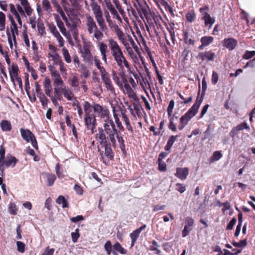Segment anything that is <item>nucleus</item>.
Instances as JSON below:
<instances>
[{
	"instance_id": "ddd939ff",
	"label": "nucleus",
	"mask_w": 255,
	"mask_h": 255,
	"mask_svg": "<svg viewBox=\"0 0 255 255\" xmlns=\"http://www.w3.org/2000/svg\"><path fill=\"white\" fill-rule=\"evenodd\" d=\"M91 45L84 43L82 49L81 50L82 56L85 61H90L92 57V54L90 50V47Z\"/></svg>"
},
{
	"instance_id": "72a5a7b5",
	"label": "nucleus",
	"mask_w": 255,
	"mask_h": 255,
	"mask_svg": "<svg viewBox=\"0 0 255 255\" xmlns=\"http://www.w3.org/2000/svg\"><path fill=\"white\" fill-rule=\"evenodd\" d=\"M139 233H138L136 230L133 231L129 235V236L131 238V247H132L135 243L136 242L137 239L139 237Z\"/></svg>"
},
{
	"instance_id": "473e14b6",
	"label": "nucleus",
	"mask_w": 255,
	"mask_h": 255,
	"mask_svg": "<svg viewBox=\"0 0 255 255\" xmlns=\"http://www.w3.org/2000/svg\"><path fill=\"white\" fill-rule=\"evenodd\" d=\"M42 5L43 10L47 12H49L52 10V7L49 0H42Z\"/></svg>"
},
{
	"instance_id": "7c9ffc66",
	"label": "nucleus",
	"mask_w": 255,
	"mask_h": 255,
	"mask_svg": "<svg viewBox=\"0 0 255 255\" xmlns=\"http://www.w3.org/2000/svg\"><path fill=\"white\" fill-rule=\"evenodd\" d=\"M62 52L66 62L67 63H70L72 61V59L68 50L65 47H63L62 49Z\"/></svg>"
},
{
	"instance_id": "09e8293b",
	"label": "nucleus",
	"mask_w": 255,
	"mask_h": 255,
	"mask_svg": "<svg viewBox=\"0 0 255 255\" xmlns=\"http://www.w3.org/2000/svg\"><path fill=\"white\" fill-rule=\"evenodd\" d=\"M80 237L79 230L78 228L75 229L74 232L71 233L72 241L74 243H76Z\"/></svg>"
},
{
	"instance_id": "79ce46f5",
	"label": "nucleus",
	"mask_w": 255,
	"mask_h": 255,
	"mask_svg": "<svg viewBox=\"0 0 255 255\" xmlns=\"http://www.w3.org/2000/svg\"><path fill=\"white\" fill-rule=\"evenodd\" d=\"M233 245L237 248H244L247 245V239L240 241L239 242L233 241L232 242Z\"/></svg>"
},
{
	"instance_id": "13d9d810",
	"label": "nucleus",
	"mask_w": 255,
	"mask_h": 255,
	"mask_svg": "<svg viewBox=\"0 0 255 255\" xmlns=\"http://www.w3.org/2000/svg\"><path fill=\"white\" fill-rule=\"evenodd\" d=\"M55 250L50 248L49 246L47 247L41 255H53Z\"/></svg>"
},
{
	"instance_id": "a211bd4d",
	"label": "nucleus",
	"mask_w": 255,
	"mask_h": 255,
	"mask_svg": "<svg viewBox=\"0 0 255 255\" xmlns=\"http://www.w3.org/2000/svg\"><path fill=\"white\" fill-rule=\"evenodd\" d=\"M54 18L56 21L57 26L60 29V31L62 33L63 35L66 36H67V32L66 29L65 27L63 22L60 18L59 15L57 14H54Z\"/></svg>"
},
{
	"instance_id": "f03ea898",
	"label": "nucleus",
	"mask_w": 255,
	"mask_h": 255,
	"mask_svg": "<svg viewBox=\"0 0 255 255\" xmlns=\"http://www.w3.org/2000/svg\"><path fill=\"white\" fill-rule=\"evenodd\" d=\"M83 106L85 112V125L87 129L91 130L92 134L94 133L97 125L96 116L105 119L104 123L108 120H113L110 117V112L106 106H101L96 102L91 104L88 101H85Z\"/></svg>"
},
{
	"instance_id": "412c9836",
	"label": "nucleus",
	"mask_w": 255,
	"mask_h": 255,
	"mask_svg": "<svg viewBox=\"0 0 255 255\" xmlns=\"http://www.w3.org/2000/svg\"><path fill=\"white\" fill-rule=\"evenodd\" d=\"M132 105L133 106V109L135 111L136 115L139 118H141L142 117V113L141 111L143 112L144 114L146 115V114L144 112L143 109L142 108L139 101L132 103Z\"/></svg>"
},
{
	"instance_id": "6e6d98bb",
	"label": "nucleus",
	"mask_w": 255,
	"mask_h": 255,
	"mask_svg": "<svg viewBox=\"0 0 255 255\" xmlns=\"http://www.w3.org/2000/svg\"><path fill=\"white\" fill-rule=\"evenodd\" d=\"M176 190L180 193H183L186 191V186L183 184L177 183L176 184Z\"/></svg>"
},
{
	"instance_id": "69168bd1",
	"label": "nucleus",
	"mask_w": 255,
	"mask_h": 255,
	"mask_svg": "<svg viewBox=\"0 0 255 255\" xmlns=\"http://www.w3.org/2000/svg\"><path fill=\"white\" fill-rule=\"evenodd\" d=\"M74 189L78 195H82L83 193V190L82 187L79 184H75Z\"/></svg>"
},
{
	"instance_id": "393cba45",
	"label": "nucleus",
	"mask_w": 255,
	"mask_h": 255,
	"mask_svg": "<svg viewBox=\"0 0 255 255\" xmlns=\"http://www.w3.org/2000/svg\"><path fill=\"white\" fill-rule=\"evenodd\" d=\"M183 39L184 42L189 45H194L195 44V40L192 38L189 37L188 32L185 30L183 32Z\"/></svg>"
},
{
	"instance_id": "052dcab7",
	"label": "nucleus",
	"mask_w": 255,
	"mask_h": 255,
	"mask_svg": "<svg viewBox=\"0 0 255 255\" xmlns=\"http://www.w3.org/2000/svg\"><path fill=\"white\" fill-rule=\"evenodd\" d=\"M22 37H23V40L24 41V43H25L26 46L27 47H30V42H29L28 35L27 34L26 30H24L22 32Z\"/></svg>"
},
{
	"instance_id": "bf43d9fd",
	"label": "nucleus",
	"mask_w": 255,
	"mask_h": 255,
	"mask_svg": "<svg viewBox=\"0 0 255 255\" xmlns=\"http://www.w3.org/2000/svg\"><path fill=\"white\" fill-rule=\"evenodd\" d=\"M167 29L168 31L170 36L171 39L173 43H174V41L175 40V32L174 27L172 26H171L170 27H167Z\"/></svg>"
},
{
	"instance_id": "e2e57ef3",
	"label": "nucleus",
	"mask_w": 255,
	"mask_h": 255,
	"mask_svg": "<svg viewBox=\"0 0 255 255\" xmlns=\"http://www.w3.org/2000/svg\"><path fill=\"white\" fill-rule=\"evenodd\" d=\"M158 169L160 171H166L167 170L166 164L163 161H158Z\"/></svg>"
},
{
	"instance_id": "aec40b11",
	"label": "nucleus",
	"mask_w": 255,
	"mask_h": 255,
	"mask_svg": "<svg viewBox=\"0 0 255 255\" xmlns=\"http://www.w3.org/2000/svg\"><path fill=\"white\" fill-rule=\"evenodd\" d=\"M18 68L17 64L12 63L9 69L11 80H19L18 78Z\"/></svg>"
},
{
	"instance_id": "f3484780",
	"label": "nucleus",
	"mask_w": 255,
	"mask_h": 255,
	"mask_svg": "<svg viewBox=\"0 0 255 255\" xmlns=\"http://www.w3.org/2000/svg\"><path fill=\"white\" fill-rule=\"evenodd\" d=\"M7 159L6 160H3V163L7 167H8L10 166L14 167L15 164L18 162V160L15 157L11 155L10 154H8L7 155Z\"/></svg>"
},
{
	"instance_id": "864d4df0",
	"label": "nucleus",
	"mask_w": 255,
	"mask_h": 255,
	"mask_svg": "<svg viewBox=\"0 0 255 255\" xmlns=\"http://www.w3.org/2000/svg\"><path fill=\"white\" fill-rule=\"evenodd\" d=\"M237 128L239 129V131L242 130L244 129L249 130L250 129V127L248 125V124L246 122H243L236 126Z\"/></svg>"
},
{
	"instance_id": "9d476101",
	"label": "nucleus",
	"mask_w": 255,
	"mask_h": 255,
	"mask_svg": "<svg viewBox=\"0 0 255 255\" xmlns=\"http://www.w3.org/2000/svg\"><path fill=\"white\" fill-rule=\"evenodd\" d=\"M194 224V220L190 217H187L185 220V225L182 231V236L184 238L189 235V233L192 230Z\"/></svg>"
},
{
	"instance_id": "e433bc0d",
	"label": "nucleus",
	"mask_w": 255,
	"mask_h": 255,
	"mask_svg": "<svg viewBox=\"0 0 255 255\" xmlns=\"http://www.w3.org/2000/svg\"><path fill=\"white\" fill-rule=\"evenodd\" d=\"M48 28L50 32L54 36H56L58 34H59L58 31L55 25L53 23H48Z\"/></svg>"
},
{
	"instance_id": "58836bf2",
	"label": "nucleus",
	"mask_w": 255,
	"mask_h": 255,
	"mask_svg": "<svg viewBox=\"0 0 255 255\" xmlns=\"http://www.w3.org/2000/svg\"><path fill=\"white\" fill-rule=\"evenodd\" d=\"M112 246L111 242L109 240L107 241L104 245V249L106 251V253L107 255H110L111 253L113 252L112 251Z\"/></svg>"
},
{
	"instance_id": "4d7b16f0",
	"label": "nucleus",
	"mask_w": 255,
	"mask_h": 255,
	"mask_svg": "<svg viewBox=\"0 0 255 255\" xmlns=\"http://www.w3.org/2000/svg\"><path fill=\"white\" fill-rule=\"evenodd\" d=\"M174 107V101L173 100H171L169 104V105L167 108V113L169 116H170L173 112V109Z\"/></svg>"
},
{
	"instance_id": "dca6fc26",
	"label": "nucleus",
	"mask_w": 255,
	"mask_h": 255,
	"mask_svg": "<svg viewBox=\"0 0 255 255\" xmlns=\"http://www.w3.org/2000/svg\"><path fill=\"white\" fill-rule=\"evenodd\" d=\"M20 132L22 138L26 142H29L32 139L34 134L28 129L21 128Z\"/></svg>"
},
{
	"instance_id": "a19ab883",
	"label": "nucleus",
	"mask_w": 255,
	"mask_h": 255,
	"mask_svg": "<svg viewBox=\"0 0 255 255\" xmlns=\"http://www.w3.org/2000/svg\"><path fill=\"white\" fill-rule=\"evenodd\" d=\"M56 177L53 174H48L47 175V185L51 186L54 183Z\"/></svg>"
},
{
	"instance_id": "603ef678",
	"label": "nucleus",
	"mask_w": 255,
	"mask_h": 255,
	"mask_svg": "<svg viewBox=\"0 0 255 255\" xmlns=\"http://www.w3.org/2000/svg\"><path fill=\"white\" fill-rule=\"evenodd\" d=\"M55 172L57 177L59 178L63 177V171L61 169V165L58 163L55 166Z\"/></svg>"
},
{
	"instance_id": "423d86ee",
	"label": "nucleus",
	"mask_w": 255,
	"mask_h": 255,
	"mask_svg": "<svg viewBox=\"0 0 255 255\" xmlns=\"http://www.w3.org/2000/svg\"><path fill=\"white\" fill-rule=\"evenodd\" d=\"M53 86L55 96L58 97L62 93L68 100H72L73 94L69 88L64 85L63 81H54Z\"/></svg>"
},
{
	"instance_id": "6e6552de",
	"label": "nucleus",
	"mask_w": 255,
	"mask_h": 255,
	"mask_svg": "<svg viewBox=\"0 0 255 255\" xmlns=\"http://www.w3.org/2000/svg\"><path fill=\"white\" fill-rule=\"evenodd\" d=\"M116 81L117 82V84L121 87L123 92L128 95V97L132 103L139 101V98L128 83V81Z\"/></svg>"
},
{
	"instance_id": "774afa93",
	"label": "nucleus",
	"mask_w": 255,
	"mask_h": 255,
	"mask_svg": "<svg viewBox=\"0 0 255 255\" xmlns=\"http://www.w3.org/2000/svg\"><path fill=\"white\" fill-rule=\"evenodd\" d=\"M84 219L82 215H78L76 217H72L70 219V220L73 223H77L79 221H82Z\"/></svg>"
},
{
	"instance_id": "0eeeda50",
	"label": "nucleus",
	"mask_w": 255,
	"mask_h": 255,
	"mask_svg": "<svg viewBox=\"0 0 255 255\" xmlns=\"http://www.w3.org/2000/svg\"><path fill=\"white\" fill-rule=\"evenodd\" d=\"M91 7L99 27L102 31H106L107 29V26L103 18L100 6L95 2L92 4Z\"/></svg>"
},
{
	"instance_id": "f8f14e48",
	"label": "nucleus",
	"mask_w": 255,
	"mask_h": 255,
	"mask_svg": "<svg viewBox=\"0 0 255 255\" xmlns=\"http://www.w3.org/2000/svg\"><path fill=\"white\" fill-rule=\"evenodd\" d=\"M216 57V54L214 52H213L211 50L199 52L198 55V58L201 59L202 61L205 60L213 61Z\"/></svg>"
},
{
	"instance_id": "2f4dec72",
	"label": "nucleus",
	"mask_w": 255,
	"mask_h": 255,
	"mask_svg": "<svg viewBox=\"0 0 255 255\" xmlns=\"http://www.w3.org/2000/svg\"><path fill=\"white\" fill-rule=\"evenodd\" d=\"M5 15L2 12L0 11V31H3L5 30Z\"/></svg>"
},
{
	"instance_id": "4468645a",
	"label": "nucleus",
	"mask_w": 255,
	"mask_h": 255,
	"mask_svg": "<svg viewBox=\"0 0 255 255\" xmlns=\"http://www.w3.org/2000/svg\"><path fill=\"white\" fill-rule=\"evenodd\" d=\"M238 45V41L233 38H225L223 41V45L229 51H232Z\"/></svg>"
},
{
	"instance_id": "f704fd0d",
	"label": "nucleus",
	"mask_w": 255,
	"mask_h": 255,
	"mask_svg": "<svg viewBox=\"0 0 255 255\" xmlns=\"http://www.w3.org/2000/svg\"><path fill=\"white\" fill-rule=\"evenodd\" d=\"M8 210L10 214L15 215L17 214L18 209L14 203L11 202L8 205Z\"/></svg>"
},
{
	"instance_id": "c03bdc74",
	"label": "nucleus",
	"mask_w": 255,
	"mask_h": 255,
	"mask_svg": "<svg viewBox=\"0 0 255 255\" xmlns=\"http://www.w3.org/2000/svg\"><path fill=\"white\" fill-rule=\"evenodd\" d=\"M196 17V14L193 10L188 12L186 14L187 20L190 22L194 21Z\"/></svg>"
},
{
	"instance_id": "0e129e2a",
	"label": "nucleus",
	"mask_w": 255,
	"mask_h": 255,
	"mask_svg": "<svg viewBox=\"0 0 255 255\" xmlns=\"http://www.w3.org/2000/svg\"><path fill=\"white\" fill-rule=\"evenodd\" d=\"M237 222V219L236 218L234 217L232 219V220L230 221L228 225H227V227L226 228V229L227 230H232L234 225L236 224Z\"/></svg>"
},
{
	"instance_id": "9b49d317",
	"label": "nucleus",
	"mask_w": 255,
	"mask_h": 255,
	"mask_svg": "<svg viewBox=\"0 0 255 255\" xmlns=\"http://www.w3.org/2000/svg\"><path fill=\"white\" fill-rule=\"evenodd\" d=\"M97 46L100 52L102 59L105 64H107V53L108 52V46L107 44L103 42H100L97 41Z\"/></svg>"
},
{
	"instance_id": "7ed1b4c3",
	"label": "nucleus",
	"mask_w": 255,
	"mask_h": 255,
	"mask_svg": "<svg viewBox=\"0 0 255 255\" xmlns=\"http://www.w3.org/2000/svg\"><path fill=\"white\" fill-rule=\"evenodd\" d=\"M108 46L111 50V53L117 65L121 68H123L125 66L129 69L130 66L128 61L127 60L122 48L119 45L117 41L113 38H110L108 40Z\"/></svg>"
},
{
	"instance_id": "2eb2a0df",
	"label": "nucleus",
	"mask_w": 255,
	"mask_h": 255,
	"mask_svg": "<svg viewBox=\"0 0 255 255\" xmlns=\"http://www.w3.org/2000/svg\"><path fill=\"white\" fill-rule=\"evenodd\" d=\"M189 173V169L187 167H177L176 169L175 176L182 180H184L186 179Z\"/></svg>"
},
{
	"instance_id": "bb28decb",
	"label": "nucleus",
	"mask_w": 255,
	"mask_h": 255,
	"mask_svg": "<svg viewBox=\"0 0 255 255\" xmlns=\"http://www.w3.org/2000/svg\"><path fill=\"white\" fill-rule=\"evenodd\" d=\"M204 21L205 26L208 27L210 29L211 28L212 25L215 23L216 19L215 17H211V16L203 19Z\"/></svg>"
},
{
	"instance_id": "cd10ccee",
	"label": "nucleus",
	"mask_w": 255,
	"mask_h": 255,
	"mask_svg": "<svg viewBox=\"0 0 255 255\" xmlns=\"http://www.w3.org/2000/svg\"><path fill=\"white\" fill-rule=\"evenodd\" d=\"M200 41L201 43L208 46L213 42L214 38L211 36H204L201 37Z\"/></svg>"
},
{
	"instance_id": "5701e85b",
	"label": "nucleus",
	"mask_w": 255,
	"mask_h": 255,
	"mask_svg": "<svg viewBox=\"0 0 255 255\" xmlns=\"http://www.w3.org/2000/svg\"><path fill=\"white\" fill-rule=\"evenodd\" d=\"M0 127L3 131H10L12 128L10 122L7 120L2 121L0 123Z\"/></svg>"
},
{
	"instance_id": "de8ad7c7",
	"label": "nucleus",
	"mask_w": 255,
	"mask_h": 255,
	"mask_svg": "<svg viewBox=\"0 0 255 255\" xmlns=\"http://www.w3.org/2000/svg\"><path fill=\"white\" fill-rule=\"evenodd\" d=\"M103 82L107 90L110 91L111 93H115V89L111 81H103Z\"/></svg>"
},
{
	"instance_id": "a18cd8bd",
	"label": "nucleus",
	"mask_w": 255,
	"mask_h": 255,
	"mask_svg": "<svg viewBox=\"0 0 255 255\" xmlns=\"http://www.w3.org/2000/svg\"><path fill=\"white\" fill-rule=\"evenodd\" d=\"M39 98L41 105L43 108H45L47 105L48 99L43 94H40L37 96Z\"/></svg>"
},
{
	"instance_id": "c9c22d12",
	"label": "nucleus",
	"mask_w": 255,
	"mask_h": 255,
	"mask_svg": "<svg viewBox=\"0 0 255 255\" xmlns=\"http://www.w3.org/2000/svg\"><path fill=\"white\" fill-rule=\"evenodd\" d=\"M44 86L45 94L50 97L52 91V87L51 86L50 81H44Z\"/></svg>"
},
{
	"instance_id": "c85d7f7f",
	"label": "nucleus",
	"mask_w": 255,
	"mask_h": 255,
	"mask_svg": "<svg viewBox=\"0 0 255 255\" xmlns=\"http://www.w3.org/2000/svg\"><path fill=\"white\" fill-rule=\"evenodd\" d=\"M209 9V7L208 5H205L203 7L200 8L199 11L202 13V17H201V19L203 20L206 18H207L211 15L207 12Z\"/></svg>"
},
{
	"instance_id": "c756f323",
	"label": "nucleus",
	"mask_w": 255,
	"mask_h": 255,
	"mask_svg": "<svg viewBox=\"0 0 255 255\" xmlns=\"http://www.w3.org/2000/svg\"><path fill=\"white\" fill-rule=\"evenodd\" d=\"M56 202L58 204H62V207L63 208H67L68 207V203L65 198V197L62 195H60L57 198Z\"/></svg>"
},
{
	"instance_id": "20e7f679",
	"label": "nucleus",
	"mask_w": 255,
	"mask_h": 255,
	"mask_svg": "<svg viewBox=\"0 0 255 255\" xmlns=\"http://www.w3.org/2000/svg\"><path fill=\"white\" fill-rule=\"evenodd\" d=\"M202 101L203 97H200L198 94L193 105L180 118V124L178 126L179 130H182L188 124L189 121L196 115Z\"/></svg>"
},
{
	"instance_id": "a878e982",
	"label": "nucleus",
	"mask_w": 255,
	"mask_h": 255,
	"mask_svg": "<svg viewBox=\"0 0 255 255\" xmlns=\"http://www.w3.org/2000/svg\"><path fill=\"white\" fill-rule=\"evenodd\" d=\"M113 248L114 251L118 252L121 254L126 255L127 254V251L122 247L121 245L118 242L113 245Z\"/></svg>"
},
{
	"instance_id": "ea45409f",
	"label": "nucleus",
	"mask_w": 255,
	"mask_h": 255,
	"mask_svg": "<svg viewBox=\"0 0 255 255\" xmlns=\"http://www.w3.org/2000/svg\"><path fill=\"white\" fill-rule=\"evenodd\" d=\"M222 157V154L221 151H214L212 156L210 158L211 162L219 160Z\"/></svg>"
},
{
	"instance_id": "8fccbe9b",
	"label": "nucleus",
	"mask_w": 255,
	"mask_h": 255,
	"mask_svg": "<svg viewBox=\"0 0 255 255\" xmlns=\"http://www.w3.org/2000/svg\"><path fill=\"white\" fill-rule=\"evenodd\" d=\"M99 71L101 73L102 80H110L109 74L104 67L100 69Z\"/></svg>"
},
{
	"instance_id": "6ab92c4d",
	"label": "nucleus",
	"mask_w": 255,
	"mask_h": 255,
	"mask_svg": "<svg viewBox=\"0 0 255 255\" xmlns=\"http://www.w3.org/2000/svg\"><path fill=\"white\" fill-rule=\"evenodd\" d=\"M106 6L108 9L111 12V14L118 20H121V18L118 14L117 11L115 8L114 5L110 0L106 1Z\"/></svg>"
},
{
	"instance_id": "3c124183",
	"label": "nucleus",
	"mask_w": 255,
	"mask_h": 255,
	"mask_svg": "<svg viewBox=\"0 0 255 255\" xmlns=\"http://www.w3.org/2000/svg\"><path fill=\"white\" fill-rule=\"evenodd\" d=\"M50 56L52 58L54 63L57 65H60L63 62L61 59V57L59 56L57 53H55V55H51Z\"/></svg>"
},
{
	"instance_id": "5fc2aeb1",
	"label": "nucleus",
	"mask_w": 255,
	"mask_h": 255,
	"mask_svg": "<svg viewBox=\"0 0 255 255\" xmlns=\"http://www.w3.org/2000/svg\"><path fill=\"white\" fill-rule=\"evenodd\" d=\"M114 118H115V123H116V124L117 125V126L118 128L120 130L124 131V128L123 126V125L122 124V123L120 121V119L118 117L117 115L114 114Z\"/></svg>"
},
{
	"instance_id": "f257e3e1",
	"label": "nucleus",
	"mask_w": 255,
	"mask_h": 255,
	"mask_svg": "<svg viewBox=\"0 0 255 255\" xmlns=\"http://www.w3.org/2000/svg\"><path fill=\"white\" fill-rule=\"evenodd\" d=\"M106 122L104 123L103 127L98 128V132L95 135V138L99 143L98 150L100 153L101 160L105 163V156L110 160H114V153L112 146L114 148L117 146L116 137L123 153L127 154L124 139L116 128L113 120H108Z\"/></svg>"
},
{
	"instance_id": "49530a36",
	"label": "nucleus",
	"mask_w": 255,
	"mask_h": 255,
	"mask_svg": "<svg viewBox=\"0 0 255 255\" xmlns=\"http://www.w3.org/2000/svg\"><path fill=\"white\" fill-rule=\"evenodd\" d=\"M17 249L18 252L23 253L25 250V245L21 241L16 242Z\"/></svg>"
},
{
	"instance_id": "37998d69",
	"label": "nucleus",
	"mask_w": 255,
	"mask_h": 255,
	"mask_svg": "<svg viewBox=\"0 0 255 255\" xmlns=\"http://www.w3.org/2000/svg\"><path fill=\"white\" fill-rule=\"evenodd\" d=\"M255 56V51H246L245 53L243 55V58L244 59H250Z\"/></svg>"
},
{
	"instance_id": "1a4fd4ad",
	"label": "nucleus",
	"mask_w": 255,
	"mask_h": 255,
	"mask_svg": "<svg viewBox=\"0 0 255 255\" xmlns=\"http://www.w3.org/2000/svg\"><path fill=\"white\" fill-rule=\"evenodd\" d=\"M134 6L136 7L141 19L150 17V11L148 5L144 0H134Z\"/></svg>"
},
{
	"instance_id": "39448f33",
	"label": "nucleus",
	"mask_w": 255,
	"mask_h": 255,
	"mask_svg": "<svg viewBox=\"0 0 255 255\" xmlns=\"http://www.w3.org/2000/svg\"><path fill=\"white\" fill-rule=\"evenodd\" d=\"M86 26L89 34H93L94 37L97 41L101 40L104 37V34L101 29L98 28L94 18L90 15H86Z\"/></svg>"
},
{
	"instance_id": "4be33fe9",
	"label": "nucleus",
	"mask_w": 255,
	"mask_h": 255,
	"mask_svg": "<svg viewBox=\"0 0 255 255\" xmlns=\"http://www.w3.org/2000/svg\"><path fill=\"white\" fill-rule=\"evenodd\" d=\"M20 1L21 4L23 6V8L25 11L26 14L28 16H30L32 12V9L27 0H18Z\"/></svg>"
},
{
	"instance_id": "680f3d73",
	"label": "nucleus",
	"mask_w": 255,
	"mask_h": 255,
	"mask_svg": "<svg viewBox=\"0 0 255 255\" xmlns=\"http://www.w3.org/2000/svg\"><path fill=\"white\" fill-rule=\"evenodd\" d=\"M115 32H116L117 35L119 39L121 40L123 38L124 36L123 32L121 30L118 25H116L115 27Z\"/></svg>"
},
{
	"instance_id": "338daca9",
	"label": "nucleus",
	"mask_w": 255,
	"mask_h": 255,
	"mask_svg": "<svg viewBox=\"0 0 255 255\" xmlns=\"http://www.w3.org/2000/svg\"><path fill=\"white\" fill-rule=\"evenodd\" d=\"M168 128L172 130L173 131H176V130H177L176 127L173 123V117H172L170 119Z\"/></svg>"
},
{
	"instance_id": "b1692460",
	"label": "nucleus",
	"mask_w": 255,
	"mask_h": 255,
	"mask_svg": "<svg viewBox=\"0 0 255 255\" xmlns=\"http://www.w3.org/2000/svg\"><path fill=\"white\" fill-rule=\"evenodd\" d=\"M177 137H178V135H171L169 137L166 145L164 147V149L166 151H170V149L172 147L173 143L176 140Z\"/></svg>"
},
{
	"instance_id": "4c0bfd02",
	"label": "nucleus",
	"mask_w": 255,
	"mask_h": 255,
	"mask_svg": "<svg viewBox=\"0 0 255 255\" xmlns=\"http://www.w3.org/2000/svg\"><path fill=\"white\" fill-rule=\"evenodd\" d=\"M37 29L38 33L41 36H43L46 34L45 31V26L42 21H38L37 23Z\"/></svg>"
}]
</instances>
